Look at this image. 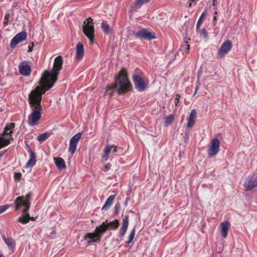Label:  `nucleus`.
<instances>
[{
	"mask_svg": "<svg viewBox=\"0 0 257 257\" xmlns=\"http://www.w3.org/2000/svg\"><path fill=\"white\" fill-rule=\"evenodd\" d=\"M39 87H36L29 95V104L32 109V112L28 116V123L31 126L38 124V121L41 117L42 106L41 105L42 97L38 93Z\"/></svg>",
	"mask_w": 257,
	"mask_h": 257,
	"instance_id": "1",
	"label": "nucleus"
},
{
	"mask_svg": "<svg viewBox=\"0 0 257 257\" xmlns=\"http://www.w3.org/2000/svg\"><path fill=\"white\" fill-rule=\"evenodd\" d=\"M117 87H118L117 92L119 94L131 91L132 88L131 83L128 80L126 71L124 68L121 69L119 72L115 83L106 86V93L112 95L111 90Z\"/></svg>",
	"mask_w": 257,
	"mask_h": 257,
	"instance_id": "2",
	"label": "nucleus"
},
{
	"mask_svg": "<svg viewBox=\"0 0 257 257\" xmlns=\"http://www.w3.org/2000/svg\"><path fill=\"white\" fill-rule=\"evenodd\" d=\"M32 195V193L29 192L26 196L17 197L15 201V211L19 210L22 206L25 207L23 211V216L18 219V221L22 224H26L30 221V215L28 211L31 206L30 200Z\"/></svg>",
	"mask_w": 257,
	"mask_h": 257,
	"instance_id": "3",
	"label": "nucleus"
},
{
	"mask_svg": "<svg viewBox=\"0 0 257 257\" xmlns=\"http://www.w3.org/2000/svg\"><path fill=\"white\" fill-rule=\"evenodd\" d=\"M56 82H53L49 77H48V73H43L42 76L39 81L40 86L36 87H39L38 93L40 94L41 97L44 94L46 91L49 90L52 88Z\"/></svg>",
	"mask_w": 257,
	"mask_h": 257,
	"instance_id": "4",
	"label": "nucleus"
},
{
	"mask_svg": "<svg viewBox=\"0 0 257 257\" xmlns=\"http://www.w3.org/2000/svg\"><path fill=\"white\" fill-rule=\"evenodd\" d=\"M63 65V59L61 56H59L55 58L53 67L51 71L45 70L44 73H48V77H49L53 82H56L58 79V75L60 71L62 69Z\"/></svg>",
	"mask_w": 257,
	"mask_h": 257,
	"instance_id": "5",
	"label": "nucleus"
},
{
	"mask_svg": "<svg viewBox=\"0 0 257 257\" xmlns=\"http://www.w3.org/2000/svg\"><path fill=\"white\" fill-rule=\"evenodd\" d=\"M104 230H101L99 226H97L94 232L88 233L84 237V239L87 240V242L90 244L91 242H97L100 241L102 234V231Z\"/></svg>",
	"mask_w": 257,
	"mask_h": 257,
	"instance_id": "6",
	"label": "nucleus"
},
{
	"mask_svg": "<svg viewBox=\"0 0 257 257\" xmlns=\"http://www.w3.org/2000/svg\"><path fill=\"white\" fill-rule=\"evenodd\" d=\"M82 30L83 33L89 39L90 44H93L94 38V28L93 25L86 24V21H84L82 26Z\"/></svg>",
	"mask_w": 257,
	"mask_h": 257,
	"instance_id": "7",
	"label": "nucleus"
},
{
	"mask_svg": "<svg viewBox=\"0 0 257 257\" xmlns=\"http://www.w3.org/2000/svg\"><path fill=\"white\" fill-rule=\"evenodd\" d=\"M133 80L136 88L139 91H144L149 84L147 79L145 80L139 75H134Z\"/></svg>",
	"mask_w": 257,
	"mask_h": 257,
	"instance_id": "8",
	"label": "nucleus"
},
{
	"mask_svg": "<svg viewBox=\"0 0 257 257\" xmlns=\"http://www.w3.org/2000/svg\"><path fill=\"white\" fill-rule=\"evenodd\" d=\"M257 186V175L249 176L244 183L245 190H250Z\"/></svg>",
	"mask_w": 257,
	"mask_h": 257,
	"instance_id": "9",
	"label": "nucleus"
},
{
	"mask_svg": "<svg viewBox=\"0 0 257 257\" xmlns=\"http://www.w3.org/2000/svg\"><path fill=\"white\" fill-rule=\"evenodd\" d=\"M119 225V223L118 220L115 219L113 221L109 222H107V220H106L105 222H102L99 227L101 230H104L102 231V233H104L108 228L110 229H116L118 227Z\"/></svg>",
	"mask_w": 257,
	"mask_h": 257,
	"instance_id": "10",
	"label": "nucleus"
},
{
	"mask_svg": "<svg viewBox=\"0 0 257 257\" xmlns=\"http://www.w3.org/2000/svg\"><path fill=\"white\" fill-rule=\"evenodd\" d=\"M220 141L217 138H214L210 142L207 152L210 156H215L218 152Z\"/></svg>",
	"mask_w": 257,
	"mask_h": 257,
	"instance_id": "11",
	"label": "nucleus"
},
{
	"mask_svg": "<svg viewBox=\"0 0 257 257\" xmlns=\"http://www.w3.org/2000/svg\"><path fill=\"white\" fill-rule=\"evenodd\" d=\"M232 47V43L230 40L225 41L221 45L219 49L217 55L220 57H223L225 54H227L231 50Z\"/></svg>",
	"mask_w": 257,
	"mask_h": 257,
	"instance_id": "12",
	"label": "nucleus"
},
{
	"mask_svg": "<svg viewBox=\"0 0 257 257\" xmlns=\"http://www.w3.org/2000/svg\"><path fill=\"white\" fill-rule=\"evenodd\" d=\"M19 70L20 73L24 76H29L31 72V68L30 64L28 61H23L19 65Z\"/></svg>",
	"mask_w": 257,
	"mask_h": 257,
	"instance_id": "13",
	"label": "nucleus"
},
{
	"mask_svg": "<svg viewBox=\"0 0 257 257\" xmlns=\"http://www.w3.org/2000/svg\"><path fill=\"white\" fill-rule=\"evenodd\" d=\"M81 137V134L79 133L73 136L70 141L69 151L72 155L73 154L77 148V145Z\"/></svg>",
	"mask_w": 257,
	"mask_h": 257,
	"instance_id": "14",
	"label": "nucleus"
},
{
	"mask_svg": "<svg viewBox=\"0 0 257 257\" xmlns=\"http://www.w3.org/2000/svg\"><path fill=\"white\" fill-rule=\"evenodd\" d=\"M136 37L146 40H152L156 38L154 34L148 31L146 29H143L138 31L136 34Z\"/></svg>",
	"mask_w": 257,
	"mask_h": 257,
	"instance_id": "15",
	"label": "nucleus"
},
{
	"mask_svg": "<svg viewBox=\"0 0 257 257\" xmlns=\"http://www.w3.org/2000/svg\"><path fill=\"white\" fill-rule=\"evenodd\" d=\"M27 38V34L25 32H22L17 34L14 38L12 39L11 42L10 46L11 48H14L16 46L25 40Z\"/></svg>",
	"mask_w": 257,
	"mask_h": 257,
	"instance_id": "16",
	"label": "nucleus"
},
{
	"mask_svg": "<svg viewBox=\"0 0 257 257\" xmlns=\"http://www.w3.org/2000/svg\"><path fill=\"white\" fill-rule=\"evenodd\" d=\"M128 226V216H125L122 218V225L120 229L119 234L120 237H123L127 229V227Z\"/></svg>",
	"mask_w": 257,
	"mask_h": 257,
	"instance_id": "17",
	"label": "nucleus"
},
{
	"mask_svg": "<svg viewBox=\"0 0 257 257\" xmlns=\"http://www.w3.org/2000/svg\"><path fill=\"white\" fill-rule=\"evenodd\" d=\"M197 116V112L195 109H193L191 111L189 116L187 126V127H192L195 122V119Z\"/></svg>",
	"mask_w": 257,
	"mask_h": 257,
	"instance_id": "18",
	"label": "nucleus"
},
{
	"mask_svg": "<svg viewBox=\"0 0 257 257\" xmlns=\"http://www.w3.org/2000/svg\"><path fill=\"white\" fill-rule=\"evenodd\" d=\"M15 125V123L11 122L8 124H7L5 127L4 131L2 134H1V136L3 137H10V138H12L11 134L12 133V130L14 128Z\"/></svg>",
	"mask_w": 257,
	"mask_h": 257,
	"instance_id": "19",
	"label": "nucleus"
},
{
	"mask_svg": "<svg viewBox=\"0 0 257 257\" xmlns=\"http://www.w3.org/2000/svg\"><path fill=\"white\" fill-rule=\"evenodd\" d=\"M221 235L223 238L227 236L228 231L230 227V223L228 221H224L220 223Z\"/></svg>",
	"mask_w": 257,
	"mask_h": 257,
	"instance_id": "20",
	"label": "nucleus"
},
{
	"mask_svg": "<svg viewBox=\"0 0 257 257\" xmlns=\"http://www.w3.org/2000/svg\"><path fill=\"white\" fill-rule=\"evenodd\" d=\"M29 153L30 158L26 166L27 168L34 166L36 162V157L35 152L30 149Z\"/></svg>",
	"mask_w": 257,
	"mask_h": 257,
	"instance_id": "21",
	"label": "nucleus"
},
{
	"mask_svg": "<svg viewBox=\"0 0 257 257\" xmlns=\"http://www.w3.org/2000/svg\"><path fill=\"white\" fill-rule=\"evenodd\" d=\"M84 55V48L83 45L82 43L79 42L76 46V57L77 59L81 60Z\"/></svg>",
	"mask_w": 257,
	"mask_h": 257,
	"instance_id": "22",
	"label": "nucleus"
},
{
	"mask_svg": "<svg viewBox=\"0 0 257 257\" xmlns=\"http://www.w3.org/2000/svg\"><path fill=\"white\" fill-rule=\"evenodd\" d=\"M55 163L59 169H63L66 168V165L64 160L61 158H54Z\"/></svg>",
	"mask_w": 257,
	"mask_h": 257,
	"instance_id": "23",
	"label": "nucleus"
},
{
	"mask_svg": "<svg viewBox=\"0 0 257 257\" xmlns=\"http://www.w3.org/2000/svg\"><path fill=\"white\" fill-rule=\"evenodd\" d=\"M3 240L5 243L7 244L9 248L14 249L15 246V240L11 237L7 238L5 235L2 236Z\"/></svg>",
	"mask_w": 257,
	"mask_h": 257,
	"instance_id": "24",
	"label": "nucleus"
},
{
	"mask_svg": "<svg viewBox=\"0 0 257 257\" xmlns=\"http://www.w3.org/2000/svg\"><path fill=\"white\" fill-rule=\"evenodd\" d=\"M115 199V195L110 196L106 200L104 205L102 208V210H106L109 208L112 205Z\"/></svg>",
	"mask_w": 257,
	"mask_h": 257,
	"instance_id": "25",
	"label": "nucleus"
},
{
	"mask_svg": "<svg viewBox=\"0 0 257 257\" xmlns=\"http://www.w3.org/2000/svg\"><path fill=\"white\" fill-rule=\"evenodd\" d=\"M112 146L107 145L104 149V154L102 155V159L104 161H106L109 158V154L110 151L112 149Z\"/></svg>",
	"mask_w": 257,
	"mask_h": 257,
	"instance_id": "26",
	"label": "nucleus"
},
{
	"mask_svg": "<svg viewBox=\"0 0 257 257\" xmlns=\"http://www.w3.org/2000/svg\"><path fill=\"white\" fill-rule=\"evenodd\" d=\"M10 137H3L0 136V149L10 144Z\"/></svg>",
	"mask_w": 257,
	"mask_h": 257,
	"instance_id": "27",
	"label": "nucleus"
},
{
	"mask_svg": "<svg viewBox=\"0 0 257 257\" xmlns=\"http://www.w3.org/2000/svg\"><path fill=\"white\" fill-rule=\"evenodd\" d=\"M135 233H136V229L135 227L133 228L129 236H128V239L127 241H126V244H130L131 243L133 240L134 239L135 236Z\"/></svg>",
	"mask_w": 257,
	"mask_h": 257,
	"instance_id": "28",
	"label": "nucleus"
},
{
	"mask_svg": "<svg viewBox=\"0 0 257 257\" xmlns=\"http://www.w3.org/2000/svg\"><path fill=\"white\" fill-rule=\"evenodd\" d=\"M149 0H136L134 5L137 8H140L143 4L149 2Z\"/></svg>",
	"mask_w": 257,
	"mask_h": 257,
	"instance_id": "29",
	"label": "nucleus"
},
{
	"mask_svg": "<svg viewBox=\"0 0 257 257\" xmlns=\"http://www.w3.org/2000/svg\"><path fill=\"white\" fill-rule=\"evenodd\" d=\"M102 28L103 30V32L106 34H108L110 32V28L109 26L106 24V23L103 22L101 24Z\"/></svg>",
	"mask_w": 257,
	"mask_h": 257,
	"instance_id": "30",
	"label": "nucleus"
},
{
	"mask_svg": "<svg viewBox=\"0 0 257 257\" xmlns=\"http://www.w3.org/2000/svg\"><path fill=\"white\" fill-rule=\"evenodd\" d=\"M49 137V135L48 133H45L44 134H42L40 135H39L38 137V140L39 142H43L45 141Z\"/></svg>",
	"mask_w": 257,
	"mask_h": 257,
	"instance_id": "31",
	"label": "nucleus"
},
{
	"mask_svg": "<svg viewBox=\"0 0 257 257\" xmlns=\"http://www.w3.org/2000/svg\"><path fill=\"white\" fill-rule=\"evenodd\" d=\"M174 119V117L172 115H170L166 117L165 121V125H168L169 124L171 123Z\"/></svg>",
	"mask_w": 257,
	"mask_h": 257,
	"instance_id": "32",
	"label": "nucleus"
},
{
	"mask_svg": "<svg viewBox=\"0 0 257 257\" xmlns=\"http://www.w3.org/2000/svg\"><path fill=\"white\" fill-rule=\"evenodd\" d=\"M182 47L185 49L186 53L188 54L189 53L190 45L188 41H186L185 44L182 46Z\"/></svg>",
	"mask_w": 257,
	"mask_h": 257,
	"instance_id": "33",
	"label": "nucleus"
},
{
	"mask_svg": "<svg viewBox=\"0 0 257 257\" xmlns=\"http://www.w3.org/2000/svg\"><path fill=\"white\" fill-rule=\"evenodd\" d=\"M10 15L9 14H6V15L5 16V18H4V25L6 26L8 25V24L9 23V19L10 18Z\"/></svg>",
	"mask_w": 257,
	"mask_h": 257,
	"instance_id": "34",
	"label": "nucleus"
},
{
	"mask_svg": "<svg viewBox=\"0 0 257 257\" xmlns=\"http://www.w3.org/2000/svg\"><path fill=\"white\" fill-rule=\"evenodd\" d=\"M8 208V205H4V206H0V214L4 212Z\"/></svg>",
	"mask_w": 257,
	"mask_h": 257,
	"instance_id": "35",
	"label": "nucleus"
},
{
	"mask_svg": "<svg viewBox=\"0 0 257 257\" xmlns=\"http://www.w3.org/2000/svg\"><path fill=\"white\" fill-rule=\"evenodd\" d=\"M22 177V174L20 173H16L15 174V179L16 180H20Z\"/></svg>",
	"mask_w": 257,
	"mask_h": 257,
	"instance_id": "36",
	"label": "nucleus"
},
{
	"mask_svg": "<svg viewBox=\"0 0 257 257\" xmlns=\"http://www.w3.org/2000/svg\"><path fill=\"white\" fill-rule=\"evenodd\" d=\"M180 98V95L179 94H177L176 95V97H175V105L176 106H177V104L179 103Z\"/></svg>",
	"mask_w": 257,
	"mask_h": 257,
	"instance_id": "37",
	"label": "nucleus"
},
{
	"mask_svg": "<svg viewBox=\"0 0 257 257\" xmlns=\"http://www.w3.org/2000/svg\"><path fill=\"white\" fill-rule=\"evenodd\" d=\"M92 22L93 19L91 17H89L86 20V24H88L89 25H90V23L92 24Z\"/></svg>",
	"mask_w": 257,
	"mask_h": 257,
	"instance_id": "38",
	"label": "nucleus"
},
{
	"mask_svg": "<svg viewBox=\"0 0 257 257\" xmlns=\"http://www.w3.org/2000/svg\"><path fill=\"white\" fill-rule=\"evenodd\" d=\"M202 23V20H201V19H199L197 22V29H198L200 26L201 25Z\"/></svg>",
	"mask_w": 257,
	"mask_h": 257,
	"instance_id": "39",
	"label": "nucleus"
},
{
	"mask_svg": "<svg viewBox=\"0 0 257 257\" xmlns=\"http://www.w3.org/2000/svg\"><path fill=\"white\" fill-rule=\"evenodd\" d=\"M33 46H34V43H32V46H30V45L29 46L28 52H30L32 51Z\"/></svg>",
	"mask_w": 257,
	"mask_h": 257,
	"instance_id": "40",
	"label": "nucleus"
},
{
	"mask_svg": "<svg viewBox=\"0 0 257 257\" xmlns=\"http://www.w3.org/2000/svg\"><path fill=\"white\" fill-rule=\"evenodd\" d=\"M202 34H203L205 38L207 37V33L205 29L202 30Z\"/></svg>",
	"mask_w": 257,
	"mask_h": 257,
	"instance_id": "41",
	"label": "nucleus"
},
{
	"mask_svg": "<svg viewBox=\"0 0 257 257\" xmlns=\"http://www.w3.org/2000/svg\"><path fill=\"white\" fill-rule=\"evenodd\" d=\"M111 146H112V149L113 152H116L117 151V147L114 145H110Z\"/></svg>",
	"mask_w": 257,
	"mask_h": 257,
	"instance_id": "42",
	"label": "nucleus"
},
{
	"mask_svg": "<svg viewBox=\"0 0 257 257\" xmlns=\"http://www.w3.org/2000/svg\"><path fill=\"white\" fill-rule=\"evenodd\" d=\"M205 13H203L201 15V17L199 19H201V20H202V19L204 18V17H205Z\"/></svg>",
	"mask_w": 257,
	"mask_h": 257,
	"instance_id": "43",
	"label": "nucleus"
},
{
	"mask_svg": "<svg viewBox=\"0 0 257 257\" xmlns=\"http://www.w3.org/2000/svg\"><path fill=\"white\" fill-rule=\"evenodd\" d=\"M32 220V221H35V219L34 217H30V220Z\"/></svg>",
	"mask_w": 257,
	"mask_h": 257,
	"instance_id": "44",
	"label": "nucleus"
},
{
	"mask_svg": "<svg viewBox=\"0 0 257 257\" xmlns=\"http://www.w3.org/2000/svg\"><path fill=\"white\" fill-rule=\"evenodd\" d=\"M105 169H106V170H108V169H109V168H110V166H109V165H106L105 166Z\"/></svg>",
	"mask_w": 257,
	"mask_h": 257,
	"instance_id": "45",
	"label": "nucleus"
},
{
	"mask_svg": "<svg viewBox=\"0 0 257 257\" xmlns=\"http://www.w3.org/2000/svg\"><path fill=\"white\" fill-rule=\"evenodd\" d=\"M215 2H216V0H213V6H215Z\"/></svg>",
	"mask_w": 257,
	"mask_h": 257,
	"instance_id": "46",
	"label": "nucleus"
},
{
	"mask_svg": "<svg viewBox=\"0 0 257 257\" xmlns=\"http://www.w3.org/2000/svg\"><path fill=\"white\" fill-rule=\"evenodd\" d=\"M191 6H192V4H191V3H190L189 5V7H191Z\"/></svg>",
	"mask_w": 257,
	"mask_h": 257,
	"instance_id": "47",
	"label": "nucleus"
},
{
	"mask_svg": "<svg viewBox=\"0 0 257 257\" xmlns=\"http://www.w3.org/2000/svg\"><path fill=\"white\" fill-rule=\"evenodd\" d=\"M214 20H216V16H215L214 17Z\"/></svg>",
	"mask_w": 257,
	"mask_h": 257,
	"instance_id": "48",
	"label": "nucleus"
},
{
	"mask_svg": "<svg viewBox=\"0 0 257 257\" xmlns=\"http://www.w3.org/2000/svg\"><path fill=\"white\" fill-rule=\"evenodd\" d=\"M189 1H190V2H195V0H189Z\"/></svg>",
	"mask_w": 257,
	"mask_h": 257,
	"instance_id": "49",
	"label": "nucleus"
},
{
	"mask_svg": "<svg viewBox=\"0 0 257 257\" xmlns=\"http://www.w3.org/2000/svg\"><path fill=\"white\" fill-rule=\"evenodd\" d=\"M215 15H217V12H215Z\"/></svg>",
	"mask_w": 257,
	"mask_h": 257,
	"instance_id": "50",
	"label": "nucleus"
},
{
	"mask_svg": "<svg viewBox=\"0 0 257 257\" xmlns=\"http://www.w3.org/2000/svg\"><path fill=\"white\" fill-rule=\"evenodd\" d=\"M2 255L0 254V257H2Z\"/></svg>",
	"mask_w": 257,
	"mask_h": 257,
	"instance_id": "51",
	"label": "nucleus"
},
{
	"mask_svg": "<svg viewBox=\"0 0 257 257\" xmlns=\"http://www.w3.org/2000/svg\"><path fill=\"white\" fill-rule=\"evenodd\" d=\"M2 155H0V157H1Z\"/></svg>",
	"mask_w": 257,
	"mask_h": 257,
	"instance_id": "52",
	"label": "nucleus"
}]
</instances>
